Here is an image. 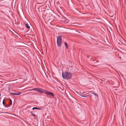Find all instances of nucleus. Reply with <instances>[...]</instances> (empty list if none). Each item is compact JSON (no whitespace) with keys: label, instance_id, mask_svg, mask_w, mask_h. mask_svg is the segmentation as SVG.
Returning a JSON list of instances; mask_svg holds the SVG:
<instances>
[{"label":"nucleus","instance_id":"1","mask_svg":"<svg viewBox=\"0 0 126 126\" xmlns=\"http://www.w3.org/2000/svg\"><path fill=\"white\" fill-rule=\"evenodd\" d=\"M62 76L63 78L66 79H70L72 76V74L68 72H64L62 73Z\"/></svg>","mask_w":126,"mask_h":126},{"label":"nucleus","instance_id":"2","mask_svg":"<svg viewBox=\"0 0 126 126\" xmlns=\"http://www.w3.org/2000/svg\"><path fill=\"white\" fill-rule=\"evenodd\" d=\"M62 36L61 35L57 37V43L58 46L60 47L62 44Z\"/></svg>","mask_w":126,"mask_h":126},{"label":"nucleus","instance_id":"3","mask_svg":"<svg viewBox=\"0 0 126 126\" xmlns=\"http://www.w3.org/2000/svg\"><path fill=\"white\" fill-rule=\"evenodd\" d=\"M45 93L47 95H50L52 96H54L53 94L50 92L46 90H44Z\"/></svg>","mask_w":126,"mask_h":126},{"label":"nucleus","instance_id":"4","mask_svg":"<svg viewBox=\"0 0 126 126\" xmlns=\"http://www.w3.org/2000/svg\"><path fill=\"white\" fill-rule=\"evenodd\" d=\"M38 92L43 94L44 93V90L42 88H39Z\"/></svg>","mask_w":126,"mask_h":126},{"label":"nucleus","instance_id":"5","mask_svg":"<svg viewBox=\"0 0 126 126\" xmlns=\"http://www.w3.org/2000/svg\"><path fill=\"white\" fill-rule=\"evenodd\" d=\"M10 94L12 95H19L21 94V93L20 92H18L16 93H10Z\"/></svg>","mask_w":126,"mask_h":126},{"label":"nucleus","instance_id":"6","mask_svg":"<svg viewBox=\"0 0 126 126\" xmlns=\"http://www.w3.org/2000/svg\"><path fill=\"white\" fill-rule=\"evenodd\" d=\"M34 109H38L39 110H42V109L40 108H38L37 107H34L32 109V110H33Z\"/></svg>","mask_w":126,"mask_h":126},{"label":"nucleus","instance_id":"7","mask_svg":"<svg viewBox=\"0 0 126 126\" xmlns=\"http://www.w3.org/2000/svg\"><path fill=\"white\" fill-rule=\"evenodd\" d=\"M39 89V88H35L32 89V90H31V91H32V90H35L37 92H38Z\"/></svg>","mask_w":126,"mask_h":126},{"label":"nucleus","instance_id":"8","mask_svg":"<svg viewBox=\"0 0 126 126\" xmlns=\"http://www.w3.org/2000/svg\"><path fill=\"white\" fill-rule=\"evenodd\" d=\"M6 102V100H5V99H4L3 101L2 104L3 105H5V104Z\"/></svg>","mask_w":126,"mask_h":126},{"label":"nucleus","instance_id":"9","mask_svg":"<svg viewBox=\"0 0 126 126\" xmlns=\"http://www.w3.org/2000/svg\"><path fill=\"white\" fill-rule=\"evenodd\" d=\"M25 26L28 29H29L30 28V27L29 25L28 24H25Z\"/></svg>","mask_w":126,"mask_h":126},{"label":"nucleus","instance_id":"10","mask_svg":"<svg viewBox=\"0 0 126 126\" xmlns=\"http://www.w3.org/2000/svg\"><path fill=\"white\" fill-rule=\"evenodd\" d=\"M69 21L68 19L65 20H64V23H68Z\"/></svg>","mask_w":126,"mask_h":126},{"label":"nucleus","instance_id":"11","mask_svg":"<svg viewBox=\"0 0 126 126\" xmlns=\"http://www.w3.org/2000/svg\"><path fill=\"white\" fill-rule=\"evenodd\" d=\"M65 45L67 49L68 48V46L67 44L65 42H64Z\"/></svg>","mask_w":126,"mask_h":126},{"label":"nucleus","instance_id":"12","mask_svg":"<svg viewBox=\"0 0 126 126\" xmlns=\"http://www.w3.org/2000/svg\"><path fill=\"white\" fill-rule=\"evenodd\" d=\"M79 95H80V96H82V97H87L89 95H85V96H82V95H81L79 94Z\"/></svg>","mask_w":126,"mask_h":126},{"label":"nucleus","instance_id":"13","mask_svg":"<svg viewBox=\"0 0 126 126\" xmlns=\"http://www.w3.org/2000/svg\"><path fill=\"white\" fill-rule=\"evenodd\" d=\"M10 105H12V100L11 99H10Z\"/></svg>","mask_w":126,"mask_h":126},{"label":"nucleus","instance_id":"14","mask_svg":"<svg viewBox=\"0 0 126 126\" xmlns=\"http://www.w3.org/2000/svg\"><path fill=\"white\" fill-rule=\"evenodd\" d=\"M5 107H8V106L7 105H6V104H5V105H3Z\"/></svg>","mask_w":126,"mask_h":126},{"label":"nucleus","instance_id":"15","mask_svg":"<svg viewBox=\"0 0 126 126\" xmlns=\"http://www.w3.org/2000/svg\"><path fill=\"white\" fill-rule=\"evenodd\" d=\"M32 116H33L34 117H36V115L33 114H32Z\"/></svg>","mask_w":126,"mask_h":126},{"label":"nucleus","instance_id":"16","mask_svg":"<svg viewBox=\"0 0 126 126\" xmlns=\"http://www.w3.org/2000/svg\"><path fill=\"white\" fill-rule=\"evenodd\" d=\"M92 94H93L94 95H95V96H96L97 95V94H94H94H93V93H92Z\"/></svg>","mask_w":126,"mask_h":126},{"label":"nucleus","instance_id":"17","mask_svg":"<svg viewBox=\"0 0 126 126\" xmlns=\"http://www.w3.org/2000/svg\"><path fill=\"white\" fill-rule=\"evenodd\" d=\"M30 113H31V114L32 115V114H33L32 112V111H31L30 112Z\"/></svg>","mask_w":126,"mask_h":126},{"label":"nucleus","instance_id":"18","mask_svg":"<svg viewBox=\"0 0 126 126\" xmlns=\"http://www.w3.org/2000/svg\"><path fill=\"white\" fill-rule=\"evenodd\" d=\"M82 94V93H79V94L81 95V94Z\"/></svg>","mask_w":126,"mask_h":126},{"label":"nucleus","instance_id":"19","mask_svg":"<svg viewBox=\"0 0 126 126\" xmlns=\"http://www.w3.org/2000/svg\"><path fill=\"white\" fill-rule=\"evenodd\" d=\"M27 91H25V92H26Z\"/></svg>","mask_w":126,"mask_h":126}]
</instances>
